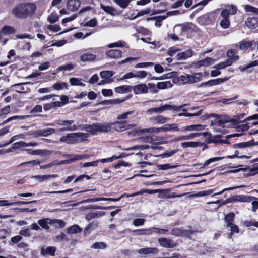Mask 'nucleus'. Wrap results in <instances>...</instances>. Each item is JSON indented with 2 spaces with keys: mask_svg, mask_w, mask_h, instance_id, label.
I'll use <instances>...</instances> for the list:
<instances>
[{
  "mask_svg": "<svg viewBox=\"0 0 258 258\" xmlns=\"http://www.w3.org/2000/svg\"><path fill=\"white\" fill-rule=\"evenodd\" d=\"M36 9L33 3H22L16 6L12 10V14L17 18L25 19L32 16Z\"/></svg>",
  "mask_w": 258,
  "mask_h": 258,
  "instance_id": "nucleus-1",
  "label": "nucleus"
},
{
  "mask_svg": "<svg viewBox=\"0 0 258 258\" xmlns=\"http://www.w3.org/2000/svg\"><path fill=\"white\" fill-rule=\"evenodd\" d=\"M202 76V74L201 73H195L192 75L186 74L179 76L178 78V81L182 84H193L199 82Z\"/></svg>",
  "mask_w": 258,
  "mask_h": 258,
  "instance_id": "nucleus-2",
  "label": "nucleus"
},
{
  "mask_svg": "<svg viewBox=\"0 0 258 258\" xmlns=\"http://www.w3.org/2000/svg\"><path fill=\"white\" fill-rule=\"evenodd\" d=\"M74 122L73 120H59L56 123L57 124L61 126H67V127L60 128L59 130L60 132H63V131H73L76 130L78 126H77L76 125H73L71 126H70Z\"/></svg>",
  "mask_w": 258,
  "mask_h": 258,
  "instance_id": "nucleus-3",
  "label": "nucleus"
},
{
  "mask_svg": "<svg viewBox=\"0 0 258 258\" xmlns=\"http://www.w3.org/2000/svg\"><path fill=\"white\" fill-rule=\"evenodd\" d=\"M219 19L220 20V25L223 29H226L230 27V22L226 11H221Z\"/></svg>",
  "mask_w": 258,
  "mask_h": 258,
  "instance_id": "nucleus-4",
  "label": "nucleus"
},
{
  "mask_svg": "<svg viewBox=\"0 0 258 258\" xmlns=\"http://www.w3.org/2000/svg\"><path fill=\"white\" fill-rule=\"evenodd\" d=\"M133 90L135 94H147L148 92V86L145 84H140L132 86Z\"/></svg>",
  "mask_w": 258,
  "mask_h": 258,
  "instance_id": "nucleus-5",
  "label": "nucleus"
},
{
  "mask_svg": "<svg viewBox=\"0 0 258 258\" xmlns=\"http://www.w3.org/2000/svg\"><path fill=\"white\" fill-rule=\"evenodd\" d=\"M158 240L160 245L165 248H173L177 245L171 239L166 238H160Z\"/></svg>",
  "mask_w": 258,
  "mask_h": 258,
  "instance_id": "nucleus-6",
  "label": "nucleus"
},
{
  "mask_svg": "<svg viewBox=\"0 0 258 258\" xmlns=\"http://www.w3.org/2000/svg\"><path fill=\"white\" fill-rule=\"evenodd\" d=\"M80 129L84 130L87 132L91 133L92 135H95L97 134V123H93L92 124H83L79 125Z\"/></svg>",
  "mask_w": 258,
  "mask_h": 258,
  "instance_id": "nucleus-7",
  "label": "nucleus"
},
{
  "mask_svg": "<svg viewBox=\"0 0 258 258\" xmlns=\"http://www.w3.org/2000/svg\"><path fill=\"white\" fill-rule=\"evenodd\" d=\"M96 123L97 133L109 132L111 131V126L113 124V123Z\"/></svg>",
  "mask_w": 258,
  "mask_h": 258,
  "instance_id": "nucleus-8",
  "label": "nucleus"
},
{
  "mask_svg": "<svg viewBox=\"0 0 258 258\" xmlns=\"http://www.w3.org/2000/svg\"><path fill=\"white\" fill-rule=\"evenodd\" d=\"M80 5L79 0H69L67 3V8L69 11H75L79 9Z\"/></svg>",
  "mask_w": 258,
  "mask_h": 258,
  "instance_id": "nucleus-9",
  "label": "nucleus"
},
{
  "mask_svg": "<svg viewBox=\"0 0 258 258\" xmlns=\"http://www.w3.org/2000/svg\"><path fill=\"white\" fill-rule=\"evenodd\" d=\"M157 192V190H151V189H144L139 191L136 192L132 194H123L120 197V198L121 199L122 197H125V196L127 198L132 197H134L136 196L140 195L143 194L144 193H147L149 194H156Z\"/></svg>",
  "mask_w": 258,
  "mask_h": 258,
  "instance_id": "nucleus-10",
  "label": "nucleus"
},
{
  "mask_svg": "<svg viewBox=\"0 0 258 258\" xmlns=\"http://www.w3.org/2000/svg\"><path fill=\"white\" fill-rule=\"evenodd\" d=\"M74 133L68 134L67 136H63L60 139V141L65 142L70 144L76 143Z\"/></svg>",
  "mask_w": 258,
  "mask_h": 258,
  "instance_id": "nucleus-11",
  "label": "nucleus"
},
{
  "mask_svg": "<svg viewBox=\"0 0 258 258\" xmlns=\"http://www.w3.org/2000/svg\"><path fill=\"white\" fill-rule=\"evenodd\" d=\"M158 252V249L155 247H146L140 249L138 253L141 255H147L151 253L156 254Z\"/></svg>",
  "mask_w": 258,
  "mask_h": 258,
  "instance_id": "nucleus-12",
  "label": "nucleus"
},
{
  "mask_svg": "<svg viewBox=\"0 0 258 258\" xmlns=\"http://www.w3.org/2000/svg\"><path fill=\"white\" fill-rule=\"evenodd\" d=\"M113 123L114 128L117 131H121L124 130L129 128L130 126H133V125H129L125 121L112 122Z\"/></svg>",
  "mask_w": 258,
  "mask_h": 258,
  "instance_id": "nucleus-13",
  "label": "nucleus"
},
{
  "mask_svg": "<svg viewBox=\"0 0 258 258\" xmlns=\"http://www.w3.org/2000/svg\"><path fill=\"white\" fill-rule=\"evenodd\" d=\"M193 55V52L191 50L188 49L185 51L177 53L176 57L179 60H185L188 58L191 57Z\"/></svg>",
  "mask_w": 258,
  "mask_h": 258,
  "instance_id": "nucleus-14",
  "label": "nucleus"
},
{
  "mask_svg": "<svg viewBox=\"0 0 258 258\" xmlns=\"http://www.w3.org/2000/svg\"><path fill=\"white\" fill-rule=\"evenodd\" d=\"M205 129V126L201 124L190 125L183 127L181 131L185 132L187 131H202Z\"/></svg>",
  "mask_w": 258,
  "mask_h": 258,
  "instance_id": "nucleus-15",
  "label": "nucleus"
},
{
  "mask_svg": "<svg viewBox=\"0 0 258 258\" xmlns=\"http://www.w3.org/2000/svg\"><path fill=\"white\" fill-rule=\"evenodd\" d=\"M171 130H173L175 131H179L178 124L176 123L166 124L164 125L163 127H160L161 132H168Z\"/></svg>",
  "mask_w": 258,
  "mask_h": 258,
  "instance_id": "nucleus-16",
  "label": "nucleus"
},
{
  "mask_svg": "<svg viewBox=\"0 0 258 258\" xmlns=\"http://www.w3.org/2000/svg\"><path fill=\"white\" fill-rule=\"evenodd\" d=\"M254 145L253 140H251L246 142H242L240 143L235 144L233 145V147L235 149H243L248 147H250Z\"/></svg>",
  "mask_w": 258,
  "mask_h": 258,
  "instance_id": "nucleus-17",
  "label": "nucleus"
},
{
  "mask_svg": "<svg viewBox=\"0 0 258 258\" xmlns=\"http://www.w3.org/2000/svg\"><path fill=\"white\" fill-rule=\"evenodd\" d=\"M246 25L250 29L258 28V20L255 18H249L245 21Z\"/></svg>",
  "mask_w": 258,
  "mask_h": 258,
  "instance_id": "nucleus-18",
  "label": "nucleus"
},
{
  "mask_svg": "<svg viewBox=\"0 0 258 258\" xmlns=\"http://www.w3.org/2000/svg\"><path fill=\"white\" fill-rule=\"evenodd\" d=\"M214 62V59L210 57H206L205 59L200 60L196 63V66L198 68L202 66H208L213 64Z\"/></svg>",
  "mask_w": 258,
  "mask_h": 258,
  "instance_id": "nucleus-19",
  "label": "nucleus"
},
{
  "mask_svg": "<svg viewBox=\"0 0 258 258\" xmlns=\"http://www.w3.org/2000/svg\"><path fill=\"white\" fill-rule=\"evenodd\" d=\"M253 45L255 46V43L254 41H242L239 42V49L243 51H246L249 48H252Z\"/></svg>",
  "mask_w": 258,
  "mask_h": 258,
  "instance_id": "nucleus-20",
  "label": "nucleus"
},
{
  "mask_svg": "<svg viewBox=\"0 0 258 258\" xmlns=\"http://www.w3.org/2000/svg\"><path fill=\"white\" fill-rule=\"evenodd\" d=\"M187 104H184L183 105H181L180 106H176L175 105H172L170 104H165L161 107L162 112L166 110H173L174 111H179L183 106H186Z\"/></svg>",
  "mask_w": 258,
  "mask_h": 258,
  "instance_id": "nucleus-21",
  "label": "nucleus"
},
{
  "mask_svg": "<svg viewBox=\"0 0 258 258\" xmlns=\"http://www.w3.org/2000/svg\"><path fill=\"white\" fill-rule=\"evenodd\" d=\"M230 122H232L234 123V125H235V127L236 128V130L238 132L239 131H245L247 130L249 128V126L247 124H242L239 125V122L237 120V119H231Z\"/></svg>",
  "mask_w": 258,
  "mask_h": 258,
  "instance_id": "nucleus-22",
  "label": "nucleus"
},
{
  "mask_svg": "<svg viewBox=\"0 0 258 258\" xmlns=\"http://www.w3.org/2000/svg\"><path fill=\"white\" fill-rule=\"evenodd\" d=\"M107 55L112 58H118L121 57L122 52L119 50L112 49L106 52Z\"/></svg>",
  "mask_w": 258,
  "mask_h": 258,
  "instance_id": "nucleus-23",
  "label": "nucleus"
},
{
  "mask_svg": "<svg viewBox=\"0 0 258 258\" xmlns=\"http://www.w3.org/2000/svg\"><path fill=\"white\" fill-rule=\"evenodd\" d=\"M132 86L122 85L115 88V91L118 93H127L132 91Z\"/></svg>",
  "mask_w": 258,
  "mask_h": 258,
  "instance_id": "nucleus-24",
  "label": "nucleus"
},
{
  "mask_svg": "<svg viewBox=\"0 0 258 258\" xmlns=\"http://www.w3.org/2000/svg\"><path fill=\"white\" fill-rule=\"evenodd\" d=\"M251 198L250 196L244 195H237L233 196V202H248L251 201Z\"/></svg>",
  "mask_w": 258,
  "mask_h": 258,
  "instance_id": "nucleus-25",
  "label": "nucleus"
},
{
  "mask_svg": "<svg viewBox=\"0 0 258 258\" xmlns=\"http://www.w3.org/2000/svg\"><path fill=\"white\" fill-rule=\"evenodd\" d=\"M76 143L84 141L89 137V134L85 133H74Z\"/></svg>",
  "mask_w": 258,
  "mask_h": 258,
  "instance_id": "nucleus-26",
  "label": "nucleus"
},
{
  "mask_svg": "<svg viewBox=\"0 0 258 258\" xmlns=\"http://www.w3.org/2000/svg\"><path fill=\"white\" fill-rule=\"evenodd\" d=\"M24 150L27 151L28 153L31 155H44L50 153V152L49 151L45 149H38L35 150H32L30 149H26Z\"/></svg>",
  "mask_w": 258,
  "mask_h": 258,
  "instance_id": "nucleus-27",
  "label": "nucleus"
},
{
  "mask_svg": "<svg viewBox=\"0 0 258 258\" xmlns=\"http://www.w3.org/2000/svg\"><path fill=\"white\" fill-rule=\"evenodd\" d=\"M96 55L91 53H85L80 57V60L82 62L90 61L95 60Z\"/></svg>",
  "mask_w": 258,
  "mask_h": 258,
  "instance_id": "nucleus-28",
  "label": "nucleus"
},
{
  "mask_svg": "<svg viewBox=\"0 0 258 258\" xmlns=\"http://www.w3.org/2000/svg\"><path fill=\"white\" fill-rule=\"evenodd\" d=\"M201 135L200 133H195L190 134L186 136H182L181 137H176L174 141H179V140H186L193 139L195 137H198Z\"/></svg>",
  "mask_w": 258,
  "mask_h": 258,
  "instance_id": "nucleus-29",
  "label": "nucleus"
},
{
  "mask_svg": "<svg viewBox=\"0 0 258 258\" xmlns=\"http://www.w3.org/2000/svg\"><path fill=\"white\" fill-rule=\"evenodd\" d=\"M15 32L16 30L13 27L11 26H5L1 29V33L2 34L5 35L13 34Z\"/></svg>",
  "mask_w": 258,
  "mask_h": 258,
  "instance_id": "nucleus-30",
  "label": "nucleus"
},
{
  "mask_svg": "<svg viewBox=\"0 0 258 258\" xmlns=\"http://www.w3.org/2000/svg\"><path fill=\"white\" fill-rule=\"evenodd\" d=\"M41 163V162L38 160H34L29 161H27L25 162H23L19 164L18 166L19 168H22L25 166H29L31 167H34L35 166L39 165Z\"/></svg>",
  "mask_w": 258,
  "mask_h": 258,
  "instance_id": "nucleus-31",
  "label": "nucleus"
},
{
  "mask_svg": "<svg viewBox=\"0 0 258 258\" xmlns=\"http://www.w3.org/2000/svg\"><path fill=\"white\" fill-rule=\"evenodd\" d=\"M51 220L45 218L40 219L38 221V224L43 229H48L49 228V225L51 224Z\"/></svg>",
  "mask_w": 258,
  "mask_h": 258,
  "instance_id": "nucleus-32",
  "label": "nucleus"
},
{
  "mask_svg": "<svg viewBox=\"0 0 258 258\" xmlns=\"http://www.w3.org/2000/svg\"><path fill=\"white\" fill-rule=\"evenodd\" d=\"M235 217V214L234 213H230L226 215H225L224 217V221L226 223V227H229L231 225L233 224V222L234 221Z\"/></svg>",
  "mask_w": 258,
  "mask_h": 258,
  "instance_id": "nucleus-33",
  "label": "nucleus"
},
{
  "mask_svg": "<svg viewBox=\"0 0 258 258\" xmlns=\"http://www.w3.org/2000/svg\"><path fill=\"white\" fill-rule=\"evenodd\" d=\"M105 214L104 212H91L88 213L86 216V219L87 221H90L92 219L98 217L102 216Z\"/></svg>",
  "mask_w": 258,
  "mask_h": 258,
  "instance_id": "nucleus-34",
  "label": "nucleus"
},
{
  "mask_svg": "<svg viewBox=\"0 0 258 258\" xmlns=\"http://www.w3.org/2000/svg\"><path fill=\"white\" fill-rule=\"evenodd\" d=\"M150 120L152 122H155L157 123L163 124L167 121V118L162 115H159L151 118Z\"/></svg>",
  "mask_w": 258,
  "mask_h": 258,
  "instance_id": "nucleus-35",
  "label": "nucleus"
},
{
  "mask_svg": "<svg viewBox=\"0 0 258 258\" xmlns=\"http://www.w3.org/2000/svg\"><path fill=\"white\" fill-rule=\"evenodd\" d=\"M173 86V83L170 81L159 82L157 84V87L159 89H165L170 88Z\"/></svg>",
  "mask_w": 258,
  "mask_h": 258,
  "instance_id": "nucleus-36",
  "label": "nucleus"
},
{
  "mask_svg": "<svg viewBox=\"0 0 258 258\" xmlns=\"http://www.w3.org/2000/svg\"><path fill=\"white\" fill-rule=\"evenodd\" d=\"M229 78H225L223 79L222 78H218L216 79H213L210 80L208 81H207L208 86H212L213 85H216L218 84H220L224 81H227Z\"/></svg>",
  "mask_w": 258,
  "mask_h": 258,
  "instance_id": "nucleus-37",
  "label": "nucleus"
},
{
  "mask_svg": "<svg viewBox=\"0 0 258 258\" xmlns=\"http://www.w3.org/2000/svg\"><path fill=\"white\" fill-rule=\"evenodd\" d=\"M211 116H215L216 117V119L214 121H211V126H213L214 125H217L218 126H221L223 124L225 123V121L222 120V119H220L218 118V114H210L208 115V117H210Z\"/></svg>",
  "mask_w": 258,
  "mask_h": 258,
  "instance_id": "nucleus-38",
  "label": "nucleus"
},
{
  "mask_svg": "<svg viewBox=\"0 0 258 258\" xmlns=\"http://www.w3.org/2000/svg\"><path fill=\"white\" fill-rule=\"evenodd\" d=\"M68 233L71 234L80 233L82 231L78 225H74L67 228Z\"/></svg>",
  "mask_w": 258,
  "mask_h": 258,
  "instance_id": "nucleus-39",
  "label": "nucleus"
},
{
  "mask_svg": "<svg viewBox=\"0 0 258 258\" xmlns=\"http://www.w3.org/2000/svg\"><path fill=\"white\" fill-rule=\"evenodd\" d=\"M232 61L231 59H227L225 61L219 63V64L214 66V68L216 69H224L226 67L230 66L232 64Z\"/></svg>",
  "mask_w": 258,
  "mask_h": 258,
  "instance_id": "nucleus-40",
  "label": "nucleus"
},
{
  "mask_svg": "<svg viewBox=\"0 0 258 258\" xmlns=\"http://www.w3.org/2000/svg\"><path fill=\"white\" fill-rule=\"evenodd\" d=\"M55 132V130L54 128H47L39 130V137H47Z\"/></svg>",
  "mask_w": 258,
  "mask_h": 258,
  "instance_id": "nucleus-41",
  "label": "nucleus"
},
{
  "mask_svg": "<svg viewBox=\"0 0 258 258\" xmlns=\"http://www.w3.org/2000/svg\"><path fill=\"white\" fill-rule=\"evenodd\" d=\"M101 8L107 13L114 15L117 14V11L115 9L109 6H104L101 4Z\"/></svg>",
  "mask_w": 258,
  "mask_h": 258,
  "instance_id": "nucleus-42",
  "label": "nucleus"
},
{
  "mask_svg": "<svg viewBox=\"0 0 258 258\" xmlns=\"http://www.w3.org/2000/svg\"><path fill=\"white\" fill-rule=\"evenodd\" d=\"M236 51L235 50H229L227 52V56L228 57V59H231L233 62V60H237L238 59L239 57L236 55Z\"/></svg>",
  "mask_w": 258,
  "mask_h": 258,
  "instance_id": "nucleus-43",
  "label": "nucleus"
},
{
  "mask_svg": "<svg viewBox=\"0 0 258 258\" xmlns=\"http://www.w3.org/2000/svg\"><path fill=\"white\" fill-rule=\"evenodd\" d=\"M63 156L64 158H69L70 163L80 160V155L78 154H66Z\"/></svg>",
  "mask_w": 258,
  "mask_h": 258,
  "instance_id": "nucleus-44",
  "label": "nucleus"
},
{
  "mask_svg": "<svg viewBox=\"0 0 258 258\" xmlns=\"http://www.w3.org/2000/svg\"><path fill=\"white\" fill-rule=\"evenodd\" d=\"M104 198H91V199H86V200H84L80 203H75V204H73L72 206H78L80 203L95 202L99 201H104Z\"/></svg>",
  "mask_w": 258,
  "mask_h": 258,
  "instance_id": "nucleus-45",
  "label": "nucleus"
},
{
  "mask_svg": "<svg viewBox=\"0 0 258 258\" xmlns=\"http://www.w3.org/2000/svg\"><path fill=\"white\" fill-rule=\"evenodd\" d=\"M56 250V248L54 246H48L46 248L45 251H44V250L42 249L41 251V253L43 254H50L52 256H54Z\"/></svg>",
  "mask_w": 258,
  "mask_h": 258,
  "instance_id": "nucleus-46",
  "label": "nucleus"
},
{
  "mask_svg": "<svg viewBox=\"0 0 258 258\" xmlns=\"http://www.w3.org/2000/svg\"><path fill=\"white\" fill-rule=\"evenodd\" d=\"M106 244L103 242H96L92 245L91 248L95 249H104L106 248Z\"/></svg>",
  "mask_w": 258,
  "mask_h": 258,
  "instance_id": "nucleus-47",
  "label": "nucleus"
},
{
  "mask_svg": "<svg viewBox=\"0 0 258 258\" xmlns=\"http://www.w3.org/2000/svg\"><path fill=\"white\" fill-rule=\"evenodd\" d=\"M69 82L72 86H85V84L81 82L80 80L76 78H71L69 80Z\"/></svg>",
  "mask_w": 258,
  "mask_h": 258,
  "instance_id": "nucleus-48",
  "label": "nucleus"
},
{
  "mask_svg": "<svg viewBox=\"0 0 258 258\" xmlns=\"http://www.w3.org/2000/svg\"><path fill=\"white\" fill-rule=\"evenodd\" d=\"M142 133H155V134H158L160 132V127L157 128V127H151L149 128H146V129H143L141 131Z\"/></svg>",
  "mask_w": 258,
  "mask_h": 258,
  "instance_id": "nucleus-49",
  "label": "nucleus"
},
{
  "mask_svg": "<svg viewBox=\"0 0 258 258\" xmlns=\"http://www.w3.org/2000/svg\"><path fill=\"white\" fill-rule=\"evenodd\" d=\"M200 144L199 142H183L181 143V146L183 148H186L187 147H196Z\"/></svg>",
  "mask_w": 258,
  "mask_h": 258,
  "instance_id": "nucleus-50",
  "label": "nucleus"
},
{
  "mask_svg": "<svg viewBox=\"0 0 258 258\" xmlns=\"http://www.w3.org/2000/svg\"><path fill=\"white\" fill-rule=\"evenodd\" d=\"M186 232V231L182 230L181 229L175 228L172 229L171 231V234L176 236H181L184 235L185 234Z\"/></svg>",
  "mask_w": 258,
  "mask_h": 258,
  "instance_id": "nucleus-51",
  "label": "nucleus"
},
{
  "mask_svg": "<svg viewBox=\"0 0 258 258\" xmlns=\"http://www.w3.org/2000/svg\"><path fill=\"white\" fill-rule=\"evenodd\" d=\"M114 2L122 8H125L130 3L131 0H114Z\"/></svg>",
  "mask_w": 258,
  "mask_h": 258,
  "instance_id": "nucleus-52",
  "label": "nucleus"
},
{
  "mask_svg": "<svg viewBox=\"0 0 258 258\" xmlns=\"http://www.w3.org/2000/svg\"><path fill=\"white\" fill-rule=\"evenodd\" d=\"M113 75V72L111 71H103L100 73L101 77L104 79L109 78L111 77Z\"/></svg>",
  "mask_w": 258,
  "mask_h": 258,
  "instance_id": "nucleus-53",
  "label": "nucleus"
},
{
  "mask_svg": "<svg viewBox=\"0 0 258 258\" xmlns=\"http://www.w3.org/2000/svg\"><path fill=\"white\" fill-rule=\"evenodd\" d=\"M52 88L56 90H60L63 88L67 89V84L66 83H57L53 85Z\"/></svg>",
  "mask_w": 258,
  "mask_h": 258,
  "instance_id": "nucleus-54",
  "label": "nucleus"
},
{
  "mask_svg": "<svg viewBox=\"0 0 258 258\" xmlns=\"http://www.w3.org/2000/svg\"><path fill=\"white\" fill-rule=\"evenodd\" d=\"M121 157H122V156L121 155H120L119 156H113L112 157H111L110 158H106V159H99V160H98V163L101 162V163H106V162H112L114 160L119 159V158H120Z\"/></svg>",
  "mask_w": 258,
  "mask_h": 258,
  "instance_id": "nucleus-55",
  "label": "nucleus"
},
{
  "mask_svg": "<svg viewBox=\"0 0 258 258\" xmlns=\"http://www.w3.org/2000/svg\"><path fill=\"white\" fill-rule=\"evenodd\" d=\"M213 192V190L210 189L207 190H203L200 191L193 195L194 197H204L211 195Z\"/></svg>",
  "mask_w": 258,
  "mask_h": 258,
  "instance_id": "nucleus-56",
  "label": "nucleus"
},
{
  "mask_svg": "<svg viewBox=\"0 0 258 258\" xmlns=\"http://www.w3.org/2000/svg\"><path fill=\"white\" fill-rule=\"evenodd\" d=\"M134 232L137 233L138 235H150L151 234V229H139L134 230Z\"/></svg>",
  "mask_w": 258,
  "mask_h": 258,
  "instance_id": "nucleus-57",
  "label": "nucleus"
},
{
  "mask_svg": "<svg viewBox=\"0 0 258 258\" xmlns=\"http://www.w3.org/2000/svg\"><path fill=\"white\" fill-rule=\"evenodd\" d=\"M177 167V165L171 166L169 164H161L158 166V168L159 170H167L169 169H174Z\"/></svg>",
  "mask_w": 258,
  "mask_h": 258,
  "instance_id": "nucleus-58",
  "label": "nucleus"
},
{
  "mask_svg": "<svg viewBox=\"0 0 258 258\" xmlns=\"http://www.w3.org/2000/svg\"><path fill=\"white\" fill-rule=\"evenodd\" d=\"M150 229L151 230V233L155 232L160 234H164L168 232V230L166 229H160L156 227H153Z\"/></svg>",
  "mask_w": 258,
  "mask_h": 258,
  "instance_id": "nucleus-59",
  "label": "nucleus"
},
{
  "mask_svg": "<svg viewBox=\"0 0 258 258\" xmlns=\"http://www.w3.org/2000/svg\"><path fill=\"white\" fill-rule=\"evenodd\" d=\"M48 21L51 23H53L58 20V16L56 13H51L47 18Z\"/></svg>",
  "mask_w": 258,
  "mask_h": 258,
  "instance_id": "nucleus-60",
  "label": "nucleus"
},
{
  "mask_svg": "<svg viewBox=\"0 0 258 258\" xmlns=\"http://www.w3.org/2000/svg\"><path fill=\"white\" fill-rule=\"evenodd\" d=\"M47 175H34L31 177L32 178L38 180L39 182H42L45 180L48 179V177Z\"/></svg>",
  "mask_w": 258,
  "mask_h": 258,
  "instance_id": "nucleus-61",
  "label": "nucleus"
},
{
  "mask_svg": "<svg viewBox=\"0 0 258 258\" xmlns=\"http://www.w3.org/2000/svg\"><path fill=\"white\" fill-rule=\"evenodd\" d=\"M134 112V111H127L126 112L123 113L117 116V119L118 120L125 119L128 118V115L132 114Z\"/></svg>",
  "mask_w": 258,
  "mask_h": 258,
  "instance_id": "nucleus-62",
  "label": "nucleus"
},
{
  "mask_svg": "<svg viewBox=\"0 0 258 258\" xmlns=\"http://www.w3.org/2000/svg\"><path fill=\"white\" fill-rule=\"evenodd\" d=\"M148 75V73L145 71H139L135 72L136 78L140 79L145 78Z\"/></svg>",
  "mask_w": 258,
  "mask_h": 258,
  "instance_id": "nucleus-63",
  "label": "nucleus"
},
{
  "mask_svg": "<svg viewBox=\"0 0 258 258\" xmlns=\"http://www.w3.org/2000/svg\"><path fill=\"white\" fill-rule=\"evenodd\" d=\"M26 145V142L23 141L18 142L13 144L12 148L13 149H17L21 147H25Z\"/></svg>",
  "mask_w": 258,
  "mask_h": 258,
  "instance_id": "nucleus-64",
  "label": "nucleus"
}]
</instances>
